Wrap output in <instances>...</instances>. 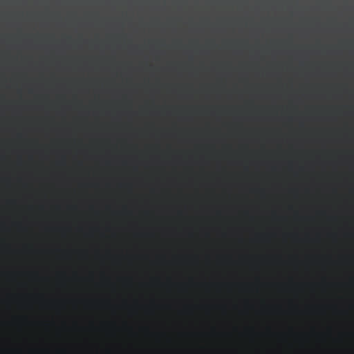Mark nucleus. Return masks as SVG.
Wrapping results in <instances>:
<instances>
[{"mask_svg":"<svg viewBox=\"0 0 354 354\" xmlns=\"http://www.w3.org/2000/svg\"><path fill=\"white\" fill-rule=\"evenodd\" d=\"M205 22H206V23H208L209 21H206Z\"/></svg>","mask_w":354,"mask_h":354,"instance_id":"nucleus-4","label":"nucleus"},{"mask_svg":"<svg viewBox=\"0 0 354 354\" xmlns=\"http://www.w3.org/2000/svg\"><path fill=\"white\" fill-rule=\"evenodd\" d=\"M128 22H129V23H131V21H129Z\"/></svg>","mask_w":354,"mask_h":354,"instance_id":"nucleus-1","label":"nucleus"},{"mask_svg":"<svg viewBox=\"0 0 354 354\" xmlns=\"http://www.w3.org/2000/svg\"><path fill=\"white\" fill-rule=\"evenodd\" d=\"M156 23H158L159 21H156Z\"/></svg>","mask_w":354,"mask_h":354,"instance_id":"nucleus-2","label":"nucleus"},{"mask_svg":"<svg viewBox=\"0 0 354 354\" xmlns=\"http://www.w3.org/2000/svg\"><path fill=\"white\" fill-rule=\"evenodd\" d=\"M316 22H317V23H319V21H317Z\"/></svg>","mask_w":354,"mask_h":354,"instance_id":"nucleus-7","label":"nucleus"},{"mask_svg":"<svg viewBox=\"0 0 354 354\" xmlns=\"http://www.w3.org/2000/svg\"><path fill=\"white\" fill-rule=\"evenodd\" d=\"M250 22H251V23H253L254 21H251Z\"/></svg>","mask_w":354,"mask_h":354,"instance_id":"nucleus-5","label":"nucleus"},{"mask_svg":"<svg viewBox=\"0 0 354 354\" xmlns=\"http://www.w3.org/2000/svg\"><path fill=\"white\" fill-rule=\"evenodd\" d=\"M178 23H180L181 21H178Z\"/></svg>","mask_w":354,"mask_h":354,"instance_id":"nucleus-3","label":"nucleus"},{"mask_svg":"<svg viewBox=\"0 0 354 354\" xmlns=\"http://www.w3.org/2000/svg\"><path fill=\"white\" fill-rule=\"evenodd\" d=\"M332 22H333V23H335V21H333Z\"/></svg>","mask_w":354,"mask_h":354,"instance_id":"nucleus-8","label":"nucleus"},{"mask_svg":"<svg viewBox=\"0 0 354 354\" xmlns=\"http://www.w3.org/2000/svg\"><path fill=\"white\" fill-rule=\"evenodd\" d=\"M289 22H290V23H292V21H290Z\"/></svg>","mask_w":354,"mask_h":354,"instance_id":"nucleus-6","label":"nucleus"}]
</instances>
